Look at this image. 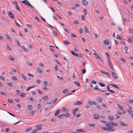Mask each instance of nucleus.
<instances>
[{"label": "nucleus", "mask_w": 133, "mask_h": 133, "mask_svg": "<svg viewBox=\"0 0 133 133\" xmlns=\"http://www.w3.org/2000/svg\"><path fill=\"white\" fill-rule=\"evenodd\" d=\"M92 127H95V124H89L88 125Z\"/></svg>", "instance_id": "obj_49"}, {"label": "nucleus", "mask_w": 133, "mask_h": 133, "mask_svg": "<svg viewBox=\"0 0 133 133\" xmlns=\"http://www.w3.org/2000/svg\"><path fill=\"white\" fill-rule=\"evenodd\" d=\"M84 29L86 33H89V31L87 29L86 26H84Z\"/></svg>", "instance_id": "obj_29"}, {"label": "nucleus", "mask_w": 133, "mask_h": 133, "mask_svg": "<svg viewBox=\"0 0 133 133\" xmlns=\"http://www.w3.org/2000/svg\"><path fill=\"white\" fill-rule=\"evenodd\" d=\"M76 131H77L78 132H85V131L83 130H82L81 129H77L76 130Z\"/></svg>", "instance_id": "obj_32"}, {"label": "nucleus", "mask_w": 133, "mask_h": 133, "mask_svg": "<svg viewBox=\"0 0 133 133\" xmlns=\"http://www.w3.org/2000/svg\"><path fill=\"white\" fill-rule=\"evenodd\" d=\"M30 6L31 8H32V10L35 11V12L37 11L34 8L33 6L31 5V6Z\"/></svg>", "instance_id": "obj_54"}, {"label": "nucleus", "mask_w": 133, "mask_h": 133, "mask_svg": "<svg viewBox=\"0 0 133 133\" xmlns=\"http://www.w3.org/2000/svg\"><path fill=\"white\" fill-rule=\"evenodd\" d=\"M82 3L85 6H87L88 4V2L86 0H82Z\"/></svg>", "instance_id": "obj_5"}, {"label": "nucleus", "mask_w": 133, "mask_h": 133, "mask_svg": "<svg viewBox=\"0 0 133 133\" xmlns=\"http://www.w3.org/2000/svg\"><path fill=\"white\" fill-rule=\"evenodd\" d=\"M55 70L56 71H57L58 70V66L57 65H55Z\"/></svg>", "instance_id": "obj_51"}, {"label": "nucleus", "mask_w": 133, "mask_h": 133, "mask_svg": "<svg viewBox=\"0 0 133 133\" xmlns=\"http://www.w3.org/2000/svg\"><path fill=\"white\" fill-rule=\"evenodd\" d=\"M16 42H17V45H18V46L21 47V44L19 41L17 40H16Z\"/></svg>", "instance_id": "obj_38"}, {"label": "nucleus", "mask_w": 133, "mask_h": 133, "mask_svg": "<svg viewBox=\"0 0 133 133\" xmlns=\"http://www.w3.org/2000/svg\"><path fill=\"white\" fill-rule=\"evenodd\" d=\"M68 91V90L67 89H66L64 90L63 91V93L65 94Z\"/></svg>", "instance_id": "obj_46"}, {"label": "nucleus", "mask_w": 133, "mask_h": 133, "mask_svg": "<svg viewBox=\"0 0 133 133\" xmlns=\"http://www.w3.org/2000/svg\"><path fill=\"white\" fill-rule=\"evenodd\" d=\"M49 8H50L53 12H55V10L51 7L49 6Z\"/></svg>", "instance_id": "obj_63"}, {"label": "nucleus", "mask_w": 133, "mask_h": 133, "mask_svg": "<svg viewBox=\"0 0 133 133\" xmlns=\"http://www.w3.org/2000/svg\"><path fill=\"white\" fill-rule=\"evenodd\" d=\"M27 64L28 65L31 66L33 65V63H30L29 62H28L27 63Z\"/></svg>", "instance_id": "obj_34"}, {"label": "nucleus", "mask_w": 133, "mask_h": 133, "mask_svg": "<svg viewBox=\"0 0 133 133\" xmlns=\"http://www.w3.org/2000/svg\"><path fill=\"white\" fill-rule=\"evenodd\" d=\"M21 77L22 78V79L24 80L25 81H26L27 80V78H26V77L24 76V75L22 74H21Z\"/></svg>", "instance_id": "obj_15"}, {"label": "nucleus", "mask_w": 133, "mask_h": 133, "mask_svg": "<svg viewBox=\"0 0 133 133\" xmlns=\"http://www.w3.org/2000/svg\"><path fill=\"white\" fill-rule=\"evenodd\" d=\"M83 12L84 13L85 15H86L87 14V10L85 9H83Z\"/></svg>", "instance_id": "obj_48"}, {"label": "nucleus", "mask_w": 133, "mask_h": 133, "mask_svg": "<svg viewBox=\"0 0 133 133\" xmlns=\"http://www.w3.org/2000/svg\"><path fill=\"white\" fill-rule=\"evenodd\" d=\"M73 23L75 24H78L79 23V22L77 20H76L74 21Z\"/></svg>", "instance_id": "obj_42"}, {"label": "nucleus", "mask_w": 133, "mask_h": 133, "mask_svg": "<svg viewBox=\"0 0 133 133\" xmlns=\"http://www.w3.org/2000/svg\"><path fill=\"white\" fill-rule=\"evenodd\" d=\"M43 89L45 91H47L48 90V88L45 87H43Z\"/></svg>", "instance_id": "obj_60"}, {"label": "nucleus", "mask_w": 133, "mask_h": 133, "mask_svg": "<svg viewBox=\"0 0 133 133\" xmlns=\"http://www.w3.org/2000/svg\"><path fill=\"white\" fill-rule=\"evenodd\" d=\"M43 83L45 85V86H46L48 85V83L46 81H44L43 82Z\"/></svg>", "instance_id": "obj_47"}, {"label": "nucleus", "mask_w": 133, "mask_h": 133, "mask_svg": "<svg viewBox=\"0 0 133 133\" xmlns=\"http://www.w3.org/2000/svg\"><path fill=\"white\" fill-rule=\"evenodd\" d=\"M120 125L122 126H127L128 125L126 123H124L123 122H121Z\"/></svg>", "instance_id": "obj_31"}, {"label": "nucleus", "mask_w": 133, "mask_h": 133, "mask_svg": "<svg viewBox=\"0 0 133 133\" xmlns=\"http://www.w3.org/2000/svg\"><path fill=\"white\" fill-rule=\"evenodd\" d=\"M42 128V124H38L36 126V130H39L41 129Z\"/></svg>", "instance_id": "obj_3"}, {"label": "nucleus", "mask_w": 133, "mask_h": 133, "mask_svg": "<svg viewBox=\"0 0 133 133\" xmlns=\"http://www.w3.org/2000/svg\"><path fill=\"white\" fill-rule=\"evenodd\" d=\"M69 110L66 108L64 107L62 108V111L64 112H68L69 111Z\"/></svg>", "instance_id": "obj_7"}, {"label": "nucleus", "mask_w": 133, "mask_h": 133, "mask_svg": "<svg viewBox=\"0 0 133 133\" xmlns=\"http://www.w3.org/2000/svg\"><path fill=\"white\" fill-rule=\"evenodd\" d=\"M94 54L95 56V57L97 59H99V58H100V57L96 53H94Z\"/></svg>", "instance_id": "obj_22"}, {"label": "nucleus", "mask_w": 133, "mask_h": 133, "mask_svg": "<svg viewBox=\"0 0 133 133\" xmlns=\"http://www.w3.org/2000/svg\"><path fill=\"white\" fill-rule=\"evenodd\" d=\"M63 116V114H62L59 115L58 117L59 118H61Z\"/></svg>", "instance_id": "obj_58"}, {"label": "nucleus", "mask_w": 133, "mask_h": 133, "mask_svg": "<svg viewBox=\"0 0 133 133\" xmlns=\"http://www.w3.org/2000/svg\"><path fill=\"white\" fill-rule=\"evenodd\" d=\"M109 41L108 39H106L103 41V43L107 45L109 44Z\"/></svg>", "instance_id": "obj_9"}, {"label": "nucleus", "mask_w": 133, "mask_h": 133, "mask_svg": "<svg viewBox=\"0 0 133 133\" xmlns=\"http://www.w3.org/2000/svg\"><path fill=\"white\" fill-rule=\"evenodd\" d=\"M9 59L12 61H14L15 60V59L13 56H10L9 57Z\"/></svg>", "instance_id": "obj_21"}, {"label": "nucleus", "mask_w": 133, "mask_h": 133, "mask_svg": "<svg viewBox=\"0 0 133 133\" xmlns=\"http://www.w3.org/2000/svg\"><path fill=\"white\" fill-rule=\"evenodd\" d=\"M94 89H95V90H99V89L98 88V86L97 85H96L95 87L94 88Z\"/></svg>", "instance_id": "obj_61"}, {"label": "nucleus", "mask_w": 133, "mask_h": 133, "mask_svg": "<svg viewBox=\"0 0 133 133\" xmlns=\"http://www.w3.org/2000/svg\"><path fill=\"white\" fill-rule=\"evenodd\" d=\"M105 125L107 127H102L101 128V129L104 131L110 130L108 131V132H110L116 130L115 129H113V127L112 126H117L118 125V124L117 123L110 122L106 123Z\"/></svg>", "instance_id": "obj_1"}, {"label": "nucleus", "mask_w": 133, "mask_h": 133, "mask_svg": "<svg viewBox=\"0 0 133 133\" xmlns=\"http://www.w3.org/2000/svg\"><path fill=\"white\" fill-rule=\"evenodd\" d=\"M8 15L9 17L12 19H15V17L14 16L13 14L11 11H8Z\"/></svg>", "instance_id": "obj_2"}, {"label": "nucleus", "mask_w": 133, "mask_h": 133, "mask_svg": "<svg viewBox=\"0 0 133 133\" xmlns=\"http://www.w3.org/2000/svg\"><path fill=\"white\" fill-rule=\"evenodd\" d=\"M37 91L39 94H41L42 92L40 89H38Z\"/></svg>", "instance_id": "obj_59"}, {"label": "nucleus", "mask_w": 133, "mask_h": 133, "mask_svg": "<svg viewBox=\"0 0 133 133\" xmlns=\"http://www.w3.org/2000/svg\"><path fill=\"white\" fill-rule=\"evenodd\" d=\"M74 83L77 86L80 87L81 86L80 85L79 83L77 81H74Z\"/></svg>", "instance_id": "obj_28"}, {"label": "nucleus", "mask_w": 133, "mask_h": 133, "mask_svg": "<svg viewBox=\"0 0 133 133\" xmlns=\"http://www.w3.org/2000/svg\"><path fill=\"white\" fill-rule=\"evenodd\" d=\"M63 42L64 44L66 45H68V44H71V43L69 42L67 40L63 41Z\"/></svg>", "instance_id": "obj_17"}, {"label": "nucleus", "mask_w": 133, "mask_h": 133, "mask_svg": "<svg viewBox=\"0 0 133 133\" xmlns=\"http://www.w3.org/2000/svg\"><path fill=\"white\" fill-rule=\"evenodd\" d=\"M70 34L71 36L74 37L75 38L77 37V36L76 35H74V34L73 33H71Z\"/></svg>", "instance_id": "obj_57"}, {"label": "nucleus", "mask_w": 133, "mask_h": 133, "mask_svg": "<svg viewBox=\"0 0 133 133\" xmlns=\"http://www.w3.org/2000/svg\"><path fill=\"white\" fill-rule=\"evenodd\" d=\"M99 85L102 87H104L105 85V84L102 82L99 83Z\"/></svg>", "instance_id": "obj_41"}, {"label": "nucleus", "mask_w": 133, "mask_h": 133, "mask_svg": "<svg viewBox=\"0 0 133 133\" xmlns=\"http://www.w3.org/2000/svg\"><path fill=\"white\" fill-rule=\"evenodd\" d=\"M124 50L125 51V52L126 53H128L127 50H128V48L127 47H125L124 48Z\"/></svg>", "instance_id": "obj_52"}, {"label": "nucleus", "mask_w": 133, "mask_h": 133, "mask_svg": "<svg viewBox=\"0 0 133 133\" xmlns=\"http://www.w3.org/2000/svg\"><path fill=\"white\" fill-rule=\"evenodd\" d=\"M21 47L24 51L27 52L28 51V50L25 48L24 45H22Z\"/></svg>", "instance_id": "obj_24"}, {"label": "nucleus", "mask_w": 133, "mask_h": 133, "mask_svg": "<svg viewBox=\"0 0 133 133\" xmlns=\"http://www.w3.org/2000/svg\"><path fill=\"white\" fill-rule=\"evenodd\" d=\"M31 129H32V128L31 127H29L26 129V130L25 132H27L29 131L30 130H31Z\"/></svg>", "instance_id": "obj_53"}, {"label": "nucleus", "mask_w": 133, "mask_h": 133, "mask_svg": "<svg viewBox=\"0 0 133 133\" xmlns=\"http://www.w3.org/2000/svg\"><path fill=\"white\" fill-rule=\"evenodd\" d=\"M0 79L2 80H5V78L3 76H0Z\"/></svg>", "instance_id": "obj_56"}, {"label": "nucleus", "mask_w": 133, "mask_h": 133, "mask_svg": "<svg viewBox=\"0 0 133 133\" xmlns=\"http://www.w3.org/2000/svg\"><path fill=\"white\" fill-rule=\"evenodd\" d=\"M108 118L109 120L112 121L114 119V117L113 116L109 115Z\"/></svg>", "instance_id": "obj_10"}, {"label": "nucleus", "mask_w": 133, "mask_h": 133, "mask_svg": "<svg viewBox=\"0 0 133 133\" xmlns=\"http://www.w3.org/2000/svg\"><path fill=\"white\" fill-rule=\"evenodd\" d=\"M100 71L103 74H105L106 73V72L104 70H103L102 69H101L100 70Z\"/></svg>", "instance_id": "obj_55"}, {"label": "nucleus", "mask_w": 133, "mask_h": 133, "mask_svg": "<svg viewBox=\"0 0 133 133\" xmlns=\"http://www.w3.org/2000/svg\"><path fill=\"white\" fill-rule=\"evenodd\" d=\"M128 41L130 42H132L133 41L131 39L130 37H128Z\"/></svg>", "instance_id": "obj_37"}, {"label": "nucleus", "mask_w": 133, "mask_h": 133, "mask_svg": "<svg viewBox=\"0 0 133 133\" xmlns=\"http://www.w3.org/2000/svg\"><path fill=\"white\" fill-rule=\"evenodd\" d=\"M70 116V114L69 113L66 112V113L64 114H63V116L66 117H68Z\"/></svg>", "instance_id": "obj_25"}, {"label": "nucleus", "mask_w": 133, "mask_h": 133, "mask_svg": "<svg viewBox=\"0 0 133 133\" xmlns=\"http://www.w3.org/2000/svg\"><path fill=\"white\" fill-rule=\"evenodd\" d=\"M22 2L27 5L28 6H31V4L30 3L27 1L24 0L22 1Z\"/></svg>", "instance_id": "obj_4"}, {"label": "nucleus", "mask_w": 133, "mask_h": 133, "mask_svg": "<svg viewBox=\"0 0 133 133\" xmlns=\"http://www.w3.org/2000/svg\"><path fill=\"white\" fill-rule=\"evenodd\" d=\"M6 47L7 49L11 51L12 50L11 48L10 47V45L9 44H6Z\"/></svg>", "instance_id": "obj_23"}, {"label": "nucleus", "mask_w": 133, "mask_h": 133, "mask_svg": "<svg viewBox=\"0 0 133 133\" xmlns=\"http://www.w3.org/2000/svg\"><path fill=\"white\" fill-rule=\"evenodd\" d=\"M60 112V110L59 109H57L55 112V116H56L58 115Z\"/></svg>", "instance_id": "obj_8"}, {"label": "nucleus", "mask_w": 133, "mask_h": 133, "mask_svg": "<svg viewBox=\"0 0 133 133\" xmlns=\"http://www.w3.org/2000/svg\"><path fill=\"white\" fill-rule=\"evenodd\" d=\"M97 101L99 103H101L102 101L103 100L102 99L99 97L98 98H97Z\"/></svg>", "instance_id": "obj_26"}, {"label": "nucleus", "mask_w": 133, "mask_h": 133, "mask_svg": "<svg viewBox=\"0 0 133 133\" xmlns=\"http://www.w3.org/2000/svg\"><path fill=\"white\" fill-rule=\"evenodd\" d=\"M34 112L33 111H31L30 112L29 114V115L31 116H32L34 114Z\"/></svg>", "instance_id": "obj_33"}, {"label": "nucleus", "mask_w": 133, "mask_h": 133, "mask_svg": "<svg viewBox=\"0 0 133 133\" xmlns=\"http://www.w3.org/2000/svg\"><path fill=\"white\" fill-rule=\"evenodd\" d=\"M112 76L115 79H116L117 78V77L115 73L114 74H113L112 75Z\"/></svg>", "instance_id": "obj_36"}, {"label": "nucleus", "mask_w": 133, "mask_h": 133, "mask_svg": "<svg viewBox=\"0 0 133 133\" xmlns=\"http://www.w3.org/2000/svg\"><path fill=\"white\" fill-rule=\"evenodd\" d=\"M78 108H77L75 109H74L72 110V113L74 114V115H75L76 112L78 110Z\"/></svg>", "instance_id": "obj_11"}, {"label": "nucleus", "mask_w": 133, "mask_h": 133, "mask_svg": "<svg viewBox=\"0 0 133 133\" xmlns=\"http://www.w3.org/2000/svg\"><path fill=\"white\" fill-rule=\"evenodd\" d=\"M127 111L128 113L130 114H132V111L131 110H127Z\"/></svg>", "instance_id": "obj_44"}, {"label": "nucleus", "mask_w": 133, "mask_h": 133, "mask_svg": "<svg viewBox=\"0 0 133 133\" xmlns=\"http://www.w3.org/2000/svg\"><path fill=\"white\" fill-rule=\"evenodd\" d=\"M94 118L95 119H98L99 118V116L97 114H96L94 116Z\"/></svg>", "instance_id": "obj_14"}, {"label": "nucleus", "mask_w": 133, "mask_h": 133, "mask_svg": "<svg viewBox=\"0 0 133 133\" xmlns=\"http://www.w3.org/2000/svg\"><path fill=\"white\" fill-rule=\"evenodd\" d=\"M82 103V102L79 101H77L74 103V104L75 105H80Z\"/></svg>", "instance_id": "obj_12"}, {"label": "nucleus", "mask_w": 133, "mask_h": 133, "mask_svg": "<svg viewBox=\"0 0 133 133\" xmlns=\"http://www.w3.org/2000/svg\"><path fill=\"white\" fill-rule=\"evenodd\" d=\"M128 31L129 33L133 34V29L131 28H128Z\"/></svg>", "instance_id": "obj_16"}, {"label": "nucleus", "mask_w": 133, "mask_h": 133, "mask_svg": "<svg viewBox=\"0 0 133 133\" xmlns=\"http://www.w3.org/2000/svg\"><path fill=\"white\" fill-rule=\"evenodd\" d=\"M50 133H63V131L61 130L59 131H55L54 132H51Z\"/></svg>", "instance_id": "obj_40"}, {"label": "nucleus", "mask_w": 133, "mask_h": 133, "mask_svg": "<svg viewBox=\"0 0 133 133\" xmlns=\"http://www.w3.org/2000/svg\"><path fill=\"white\" fill-rule=\"evenodd\" d=\"M48 98V97L46 95H45L44 97H42L43 99L44 100H47Z\"/></svg>", "instance_id": "obj_39"}, {"label": "nucleus", "mask_w": 133, "mask_h": 133, "mask_svg": "<svg viewBox=\"0 0 133 133\" xmlns=\"http://www.w3.org/2000/svg\"><path fill=\"white\" fill-rule=\"evenodd\" d=\"M128 102L130 103H133V99H129Z\"/></svg>", "instance_id": "obj_64"}, {"label": "nucleus", "mask_w": 133, "mask_h": 133, "mask_svg": "<svg viewBox=\"0 0 133 133\" xmlns=\"http://www.w3.org/2000/svg\"><path fill=\"white\" fill-rule=\"evenodd\" d=\"M116 38L117 39H119L120 40H121V37L118 34H117V36H116Z\"/></svg>", "instance_id": "obj_43"}, {"label": "nucleus", "mask_w": 133, "mask_h": 133, "mask_svg": "<svg viewBox=\"0 0 133 133\" xmlns=\"http://www.w3.org/2000/svg\"><path fill=\"white\" fill-rule=\"evenodd\" d=\"M12 78L14 81H16L17 79V78L16 77H12Z\"/></svg>", "instance_id": "obj_50"}, {"label": "nucleus", "mask_w": 133, "mask_h": 133, "mask_svg": "<svg viewBox=\"0 0 133 133\" xmlns=\"http://www.w3.org/2000/svg\"><path fill=\"white\" fill-rule=\"evenodd\" d=\"M110 84V85H111L113 87H115V88H117L118 89H119V87L117 85H116L115 84Z\"/></svg>", "instance_id": "obj_30"}, {"label": "nucleus", "mask_w": 133, "mask_h": 133, "mask_svg": "<svg viewBox=\"0 0 133 133\" xmlns=\"http://www.w3.org/2000/svg\"><path fill=\"white\" fill-rule=\"evenodd\" d=\"M36 70L37 72L39 73L42 74L43 73V71L42 70L38 67L36 68Z\"/></svg>", "instance_id": "obj_6"}, {"label": "nucleus", "mask_w": 133, "mask_h": 133, "mask_svg": "<svg viewBox=\"0 0 133 133\" xmlns=\"http://www.w3.org/2000/svg\"><path fill=\"white\" fill-rule=\"evenodd\" d=\"M70 52L71 54L73 55L76 56H78V54L77 53L75 52L72 51H71Z\"/></svg>", "instance_id": "obj_20"}, {"label": "nucleus", "mask_w": 133, "mask_h": 133, "mask_svg": "<svg viewBox=\"0 0 133 133\" xmlns=\"http://www.w3.org/2000/svg\"><path fill=\"white\" fill-rule=\"evenodd\" d=\"M117 106L118 108H119L122 111H123L124 108L122 106L118 104H117Z\"/></svg>", "instance_id": "obj_13"}, {"label": "nucleus", "mask_w": 133, "mask_h": 133, "mask_svg": "<svg viewBox=\"0 0 133 133\" xmlns=\"http://www.w3.org/2000/svg\"><path fill=\"white\" fill-rule=\"evenodd\" d=\"M54 61L56 63L59 65L60 66H61V64L57 60H54Z\"/></svg>", "instance_id": "obj_35"}, {"label": "nucleus", "mask_w": 133, "mask_h": 133, "mask_svg": "<svg viewBox=\"0 0 133 133\" xmlns=\"http://www.w3.org/2000/svg\"><path fill=\"white\" fill-rule=\"evenodd\" d=\"M32 107L31 105H28L27 107V110L28 111H30L32 109Z\"/></svg>", "instance_id": "obj_18"}, {"label": "nucleus", "mask_w": 133, "mask_h": 133, "mask_svg": "<svg viewBox=\"0 0 133 133\" xmlns=\"http://www.w3.org/2000/svg\"><path fill=\"white\" fill-rule=\"evenodd\" d=\"M26 25L29 28H32V26L31 24H26Z\"/></svg>", "instance_id": "obj_62"}, {"label": "nucleus", "mask_w": 133, "mask_h": 133, "mask_svg": "<svg viewBox=\"0 0 133 133\" xmlns=\"http://www.w3.org/2000/svg\"><path fill=\"white\" fill-rule=\"evenodd\" d=\"M26 94L24 92L21 93L20 95V96L22 97H25Z\"/></svg>", "instance_id": "obj_19"}, {"label": "nucleus", "mask_w": 133, "mask_h": 133, "mask_svg": "<svg viewBox=\"0 0 133 133\" xmlns=\"http://www.w3.org/2000/svg\"><path fill=\"white\" fill-rule=\"evenodd\" d=\"M121 44H123V45H126V43L123 40H122L121 41Z\"/></svg>", "instance_id": "obj_45"}, {"label": "nucleus", "mask_w": 133, "mask_h": 133, "mask_svg": "<svg viewBox=\"0 0 133 133\" xmlns=\"http://www.w3.org/2000/svg\"><path fill=\"white\" fill-rule=\"evenodd\" d=\"M34 86H33L31 87H29L27 88L26 89V91H28L29 90H30L32 88H34Z\"/></svg>", "instance_id": "obj_27"}]
</instances>
